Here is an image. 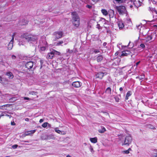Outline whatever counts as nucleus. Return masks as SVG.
I'll return each instance as SVG.
<instances>
[{
	"label": "nucleus",
	"instance_id": "obj_12",
	"mask_svg": "<svg viewBox=\"0 0 157 157\" xmlns=\"http://www.w3.org/2000/svg\"><path fill=\"white\" fill-rule=\"evenodd\" d=\"M54 56V53L52 51L51 52L48 53L46 56V58L48 59H52Z\"/></svg>",
	"mask_w": 157,
	"mask_h": 157
},
{
	"label": "nucleus",
	"instance_id": "obj_43",
	"mask_svg": "<svg viewBox=\"0 0 157 157\" xmlns=\"http://www.w3.org/2000/svg\"><path fill=\"white\" fill-rule=\"evenodd\" d=\"M86 7L89 9H91L92 8V6L90 5H86Z\"/></svg>",
	"mask_w": 157,
	"mask_h": 157
},
{
	"label": "nucleus",
	"instance_id": "obj_29",
	"mask_svg": "<svg viewBox=\"0 0 157 157\" xmlns=\"http://www.w3.org/2000/svg\"><path fill=\"white\" fill-rule=\"evenodd\" d=\"M48 124V123L47 122H44L42 124V126L43 128H45L47 126Z\"/></svg>",
	"mask_w": 157,
	"mask_h": 157
},
{
	"label": "nucleus",
	"instance_id": "obj_21",
	"mask_svg": "<svg viewBox=\"0 0 157 157\" xmlns=\"http://www.w3.org/2000/svg\"><path fill=\"white\" fill-rule=\"evenodd\" d=\"M28 23V21L24 19L22 20L20 24L21 25H26Z\"/></svg>",
	"mask_w": 157,
	"mask_h": 157
},
{
	"label": "nucleus",
	"instance_id": "obj_59",
	"mask_svg": "<svg viewBox=\"0 0 157 157\" xmlns=\"http://www.w3.org/2000/svg\"><path fill=\"white\" fill-rule=\"evenodd\" d=\"M47 126L49 128L51 127V125L48 123V125H47Z\"/></svg>",
	"mask_w": 157,
	"mask_h": 157
},
{
	"label": "nucleus",
	"instance_id": "obj_44",
	"mask_svg": "<svg viewBox=\"0 0 157 157\" xmlns=\"http://www.w3.org/2000/svg\"><path fill=\"white\" fill-rule=\"evenodd\" d=\"M40 64H41V66H40V68H41L42 67V64H43V61L41 60L40 61Z\"/></svg>",
	"mask_w": 157,
	"mask_h": 157
},
{
	"label": "nucleus",
	"instance_id": "obj_22",
	"mask_svg": "<svg viewBox=\"0 0 157 157\" xmlns=\"http://www.w3.org/2000/svg\"><path fill=\"white\" fill-rule=\"evenodd\" d=\"M101 12L103 15L105 16H106L108 14V12L106 10L104 9H103L101 10Z\"/></svg>",
	"mask_w": 157,
	"mask_h": 157
},
{
	"label": "nucleus",
	"instance_id": "obj_48",
	"mask_svg": "<svg viewBox=\"0 0 157 157\" xmlns=\"http://www.w3.org/2000/svg\"><path fill=\"white\" fill-rule=\"evenodd\" d=\"M93 2L95 3H97L98 2L99 0H91Z\"/></svg>",
	"mask_w": 157,
	"mask_h": 157
},
{
	"label": "nucleus",
	"instance_id": "obj_34",
	"mask_svg": "<svg viewBox=\"0 0 157 157\" xmlns=\"http://www.w3.org/2000/svg\"><path fill=\"white\" fill-rule=\"evenodd\" d=\"M90 151L92 154L94 153V151L93 149V147L91 146H90Z\"/></svg>",
	"mask_w": 157,
	"mask_h": 157
},
{
	"label": "nucleus",
	"instance_id": "obj_57",
	"mask_svg": "<svg viewBox=\"0 0 157 157\" xmlns=\"http://www.w3.org/2000/svg\"><path fill=\"white\" fill-rule=\"evenodd\" d=\"M119 54V53L118 52H117L115 54V56H117Z\"/></svg>",
	"mask_w": 157,
	"mask_h": 157
},
{
	"label": "nucleus",
	"instance_id": "obj_3",
	"mask_svg": "<svg viewBox=\"0 0 157 157\" xmlns=\"http://www.w3.org/2000/svg\"><path fill=\"white\" fill-rule=\"evenodd\" d=\"M132 140V136L130 135H128L125 137L124 142L122 143V145H125L128 146L131 143Z\"/></svg>",
	"mask_w": 157,
	"mask_h": 157
},
{
	"label": "nucleus",
	"instance_id": "obj_45",
	"mask_svg": "<svg viewBox=\"0 0 157 157\" xmlns=\"http://www.w3.org/2000/svg\"><path fill=\"white\" fill-rule=\"evenodd\" d=\"M140 46L141 47L143 48H144L145 47V45L143 44H140Z\"/></svg>",
	"mask_w": 157,
	"mask_h": 157
},
{
	"label": "nucleus",
	"instance_id": "obj_28",
	"mask_svg": "<svg viewBox=\"0 0 157 157\" xmlns=\"http://www.w3.org/2000/svg\"><path fill=\"white\" fill-rule=\"evenodd\" d=\"M63 43V40H61L58 41L56 44V46H60Z\"/></svg>",
	"mask_w": 157,
	"mask_h": 157
},
{
	"label": "nucleus",
	"instance_id": "obj_60",
	"mask_svg": "<svg viewBox=\"0 0 157 157\" xmlns=\"http://www.w3.org/2000/svg\"><path fill=\"white\" fill-rule=\"evenodd\" d=\"M153 157H157V152L155 153V155L153 156Z\"/></svg>",
	"mask_w": 157,
	"mask_h": 157
},
{
	"label": "nucleus",
	"instance_id": "obj_63",
	"mask_svg": "<svg viewBox=\"0 0 157 157\" xmlns=\"http://www.w3.org/2000/svg\"><path fill=\"white\" fill-rule=\"evenodd\" d=\"M131 148H129L128 149V151H131Z\"/></svg>",
	"mask_w": 157,
	"mask_h": 157
},
{
	"label": "nucleus",
	"instance_id": "obj_40",
	"mask_svg": "<svg viewBox=\"0 0 157 157\" xmlns=\"http://www.w3.org/2000/svg\"><path fill=\"white\" fill-rule=\"evenodd\" d=\"M67 52L69 53H72L73 52V51L70 50L69 49H67Z\"/></svg>",
	"mask_w": 157,
	"mask_h": 157
},
{
	"label": "nucleus",
	"instance_id": "obj_64",
	"mask_svg": "<svg viewBox=\"0 0 157 157\" xmlns=\"http://www.w3.org/2000/svg\"><path fill=\"white\" fill-rule=\"evenodd\" d=\"M67 157H71V156L70 155H67Z\"/></svg>",
	"mask_w": 157,
	"mask_h": 157
},
{
	"label": "nucleus",
	"instance_id": "obj_20",
	"mask_svg": "<svg viewBox=\"0 0 157 157\" xmlns=\"http://www.w3.org/2000/svg\"><path fill=\"white\" fill-rule=\"evenodd\" d=\"M36 131V130L35 129L28 131L26 133V135L28 136L31 134H32L34 133Z\"/></svg>",
	"mask_w": 157,
	"mask_h": 157
},
{
	"label": "nucleus",
	"instance_id": "obj_7",
	"mask_svg": "<svg viewBox=\"0 0 157 157\" xmlns=\"http://www.w3.org/2000/svg\"><path fill=\"white\" fill-rule=\"evenodd\" d=\"M132 52L129 51L125 50H124L121 52V54L120 56V57H121L124 56H127L129 55H131L132 57Z\"/></svg>",
	"mask_w": 157,
	"mask_h": 157
},
{
	"label": "nucleus",
	"instance_id": "obj_24",
	"mask_svg": "<svg viewBox=\"0 0 157 157\" xmlns=\"http://www.w3.org/2000/svg\"><path fill=\"white\" fill-rule=\"evenodd\" d=\"M105 93L110 94H111V89L110 87H108L106 90Z\"/></svg>",
	"mask_w": 157,
	"mask_h": 157
},
{
	"label": "nucleus",
	"instance_id": "obj_54",
	"mask_svg": "<svg viewBox=\"0 0 157 157\" xmlns=\"http://www.w3.org/2000/svg\"><path fill=\"white\" fill-rule=\"evenodd\" d=\"M2 81V78L1 76H0V83H1Z\"/></svg>",
	"mask_w": 157,
	"mask_h": 157
},
{
	"label": "nucleus",
	"instance_id": "obj_10",
	"mask_svg": "<svg viewBox=\"0 0 157 157\" xmlns=\"http://www.w3.org/2000/svg\"><path fill=\"white\" fill-rule=\"evenodd\" d=\"M72 85L75 87L78 88L81 86L82 83L79 81H75L72 83Z\"/></svg>",
	"mask_w": 157,
	"mask_h": 157
},
{
	"label": "nucleus",
	"instance_id": "obj_5",
	"mask_svg": "<svg viewBox=\"0 0 157 157\" xmlns=\"http://www.w3.org/2000/svg\"><path fill=\"white\" fill-rule=\"evenodd\" d=\"M116 9L120 14H122L126 10L125 7L123 6H117Z\"/></svg>",
	"mask_w": 157,
	"mask_h": 157
},
{
	"label": "nucleus",
	"instance_id": "obj_52",
	"mask_svg": "<svg viewBox=\"0 0 157 157\" xmlns=\"http://www.w3.org/2000/svg\"><path fill=\"white\" fill-rule=\"evenodd\" d=\"M11 125H15V123H14V121L12 122H11Z\"/></svg>",
	"mask_w": 157,
	"mask_h": 157
},
{
	"label": "nucleus",
	"instance_id": "obj_23",
	"mask_svg": "<svg viewBox=\"0 0 157 157\" xmlns=\"http://www.w3.org/2000/svg\"><path fill=\"white\" fill-rule=\"evenodd\" d=\"M29 94L30 95H36L37 98L38 97V96L37 95V94H38V93L37 92H36L34 91H31L29 92Z\"/></svg>",
	"mask_w": 157,
	"mask_h": 157
},
{
	"label": "nucleus",
	"instance_id": "obj_56",
	"mask_svg": "<svg viewBox=\"0 0 157 157\" xmlns=\"http://www.w3.org/2000/svg\"><path fill=\"white\" fill-rule=\"evenodd\" d=\"M128 96H127V95H126V96L125 98V99L126 100H127L128 99Z\"/></svg>",
	"mask_w": 157,
	"mask_h": 157
},
{
	"label": "nucleus",
	"instance_id": "obj_36",
	"mask_svg": "<svg viewBox=\"0 0 157 157\" xmlns=\"http://www.w3.org/2000/svg\"><path fill=\"white\" fill-rule=\"evenodd\" d=\"M46 49V47H42L40 48V50L42 51H44Z\"/></svg>",
	"mask_w": 157,
	"mask_h": 157
},
{
	"label": "nucleus",
	"instance_id": "obj_62",
	"mask_svg": "<svg viewBox=\"0 0 157 157\" xmlns=\"http://www.w3.org/2000/svg\"><path fill=\"white\" fill-rule=\"evenodd\" d=\"M154 12H155L156 14H157V11L156 10H155Z\"/></svg>",
	"mask_w": 157,
	"mask_h": 157
},
{
	"label": "nucleus",
	"instance_id": "obj_6",
	"mask_svg": "<svg viewBox=\"0 0 157 157\" xmlns=\"http://www.w3.org/2000/svg\"><path fill=\"white\" fill-rule=\"evenodd\" d=\"M130 1L133 2V4L135 7L138 8L142 5L143 1L140 0H130Z\"/></svg>",
	"mask_w": 157,
	"mask_h": 157
},
{
	"label": "nucleus",
	"instance_id": "obj_18",
	"mask_svg": "<svg viewBox=\"0 0 157 157\" xmlns=\"http://www.w3.org/2000/svg\"><path fill=\"white\" fill-rule=\"evenodd\" d=\"M97 138L96 137L94 138H90V140L91 142L93 143H96L97 142Z\"/></svg>",
	"mask_w": 157,
	"mask_h": 157
},
{
	"label": "nucleus",
	"instance_id": "obj_31",
	"mask_svg": "<svg viewBox=\"0 0 157 157\" xmlns=\"http://www.w3.org/2000/svg\"><path fill=\"white\" fill-rule=\"evenodd\" d=\"M114 99H115V101L116 102H118L119 101H120V98L118 97H117V96H115V97H114Z\"/></svg>",
	"mask_w": 157,
	"mask_h": 157
},
{
	"label": "nucleus",
	"instance_id": "obj_30",
	"mask_svg": "<svg viewBox=\"0 0 157 157\" xmlns=\"http://www.w3.org/2000/svg\"><path fill=\"white\" fill-rule=\"evenodd\" d=\"M152 34L151 35H149L147 36V41H150L152 39Z\"/></svg>",
	"mask_w": 157,
	"mask_h": 157
},
{
	"label": "nucleus",
	"instance_id": "obj_37",
	"mask_svg": "<svg viewBox=\"0 0 157 157\" xmlns=\"http://www.w3.org/2000/svg\"><path fill=\"white\" fill-rule=\"evenodd\" d=\"M15 33H14L13 35H12V39L11 40V41H13V40H14V37L15 36Z\"/></svg>",
	"mask_w": 157,
	"mask_h": 157
},
{
	"label": "nucleus",
	"instance_id": "obj_11",
	"mask_svg": "<svg viewBox=\"0 0 157 157\" xmlns=\"http://www.w3.org/2000/svg\"><path fill=\"white\" fill-rule=\"evenodd\" d=\"M119 29H122L124 27V23L122 21L119 20L117 22Z\"/></svg>",
	"mask_w": 157,
	"mask_h": 157
},
{
	"label": "nucleus",
	"instance_id": "obj_47",
	"mask_svg": "<svg viewBox=\"0 0 157 157\" xmlns=\"http://www.w3.org/2000/svg\"><path fill=\"white\" fill-rule=\"evenodd\" d=\"M12 58L13 59H15L16 58V56H15L13 55L12 56Z\"/></svg>",
	"mask_w": 157,
	"mask_h": 157
},
{
	"label": "nucleus",
	"instance_id": "obj_42",
	"mask_svg": "<svg viewBox=\"0 0 157 157\" xmlns=\"http://www.w3.org/2000/svg\"><path fill=\"white\" fill-rule=\"evenodd\" d=\"M123 153L124 154H128L129 153V151L128 150H127L123 151Z\"/></svg>",
	"mask_w": 157,
	"mask_h": 157
},
{
	"label": "nucleus",
	"instance_id": "obj_16",
	"mask_svg": "<svg viewBox=\"0 0 157 157\" xmlns=\"http://www.w3.org/2000/svg\"><path fill=\"white\" fill-rule=\"evenodd\" d=\"M103 57L101 55L98 56L97 58V61L98 62H101L103 60Z\"/></svg>",
	"mask_w": 157,
	"mask_h": 157
},
{
	"label": "nucleus",
	"instance_id": "obj_8",
	"mask_svg": "<svg viewBox=\"0 0 157 157\" xmlns=\"http://www.w3.org/2000/svg\"><path fill=\"white\" fill-rule=\"evenodd\" d=\"M33 66V62L32 61H29L26 63L25 64V67L28 69L32 68Z\"/></svg>",
	"mask_w": 157,
	"mask_h": 157
},
{
	"label": "nucleus",
	"instance_id": "obj_61",
	"mask_svg": "<svg viewBox=\"0 0 157 157\" xmlns=\"http://www.w3.org/2000/svg\"><path fill=\"white\" fill-rule=\"evenodd\" d=\"M4 116V115L2 113L0 115V117H1L2 116Z\"/></svg>",
	"mask_w": 157,
	"mask_h": 157
},
{
	"label": "nucleus",
	"instance_id": "obj_58",
	"mask_svg": "<svg viewBox=\"0 0 157 157\" xmlns=\"http://www.w3.org/2000/svg\"><path fill=\"white\" fill-rule=\"evenodd\" d=\"M29 119L28 118H26L25 119V121H29Z\"/></svg>",
	"mask_w": 157,
	"mask_h": 157
},
{
	"label": "nucleus",
	"instance_id": "obj_35",
	"mask_svg": "<svg viewBox=\"0 0 157 157\" xmlns=\"http://www.w3.org/2000/svg\"><path fill=\"white\" fill-rule=\"evenodd\" d=\"M142 76H143L142 77H140L139 76H137L136 77V78H138L140 80H141L142 79H143V78H144L145 77V75L144 74H143V75H142Z\"/></svg>",
	"mask_w": 157,
	"mask_h": 157
},
{
	"label": "nucleus",
	"instance_id": "obj_46",
	"mask_svg": "<svg viewBox=\"0 0 157 157\" xmlns=\"http://www.w3.org/2000/svg\"><path fill=\"white\" fill-rule=\"evenodd\" d=\"M150 127H149L150 128H151V129H155V128L152 125H150Z\"/></svg>",
	"mask_w": 157,
	"mask_h": 157
},
{
	"label": "nucleus",
	"instance_id": "obj_13",
	"mask_svg": "<svg viewBox=\"0 0 157 157\" xmlns=\"http://www.w3.org/2000/svg\"><path fill=\"white\" fill-rule=\"evenodd\" d=\"M108 13L109 14V17L110 18H113L114 16V12L111 9L109 10L108 11Z\"/></svg>",
	"mask_w": 157,
	"mask_h": 157
},
{
	"label": "nucleus",
	"instance_id": "obj_9",
	"mask_svg": "<svg viewBox=\"0 0 157 157\" xmlns=\"http://www.w3.org/2000/svg\"><path fill=\"white\" fill-rule=\"evenodd\" d=\"M104 73L102 72H99L96 73L95 75L96 78H98L100 79H101L104 76Z\"/></svg>",
	"mask_w": 157,
	"mask_h": 157
},
{
	"label": "nucleus",
	"instance_id": "obj_33",
	"mask_svg": "<svg viewBox=\"0 0 157 157\" xmlns=\"http://www.w3.org/2000/svg\"><path fill=\"white\" fill-rule=\"evenodd\" d=\"M132 95V92L130 91H128L126 94L127 96L129 97Z\"/></svg>",
	"mask_w": 157,
	"mask_h": 157
},
{
	"label": "nucleus",
	"instance_id": "obj_15",
	"mask_svg": "<svg viewBox=\"0 0 157 157\" xmlns=\"http://www.w3.org/2000/svg\"><path fill=\"white\" fill-rule=\"evenodd\" d=\"M6 75L8 76L9 78L10 79H12L14 77V76L13 74L10 71H9L6 72Z\"/></svg>",
	"mask_w": 157,
	"mask_h": 157
},
{
	"label": "nucleus",
	"instance_id": "obj_49",
	"mask_svg": "<svg viewBox=\"0 0 157 157\" xmlns=\"http://www.w3.org/2000/svg\"><path fill=\"white\" fill-rule=\"evenodd\" d=\"M44 120L43 119H40L39 121V122L40 123H41L44 121Z\"/></svg>",
	"mask_w": 157,
	"mask_h": 157
},
{
	"label": "nucleus",
	"instance_id": "obj_41",
	"mask_svg": "<svg viewBox=\"0 0 157 157\" xmlns=\"http://www.w3.org/2000/svg\"><path fill=\"white\" fill-rule=\"evenodd\" d=\"M17 147H18V145H17L15 144V145H13L12 146V147L13 149H15V148H16Z\"/></svg>",
	"mask_w": 157,
	"mask_h": 157
},
{
	"label": "nucleus",
	"instance_id": "obj_25",
	"mask_svg": "<svg viewBox=\"0 0 157 157\" xmlns=\"http://www.w3.org/2000/svg\"><path fill=\"white\" fill-rule=\"evenodd\" d=\"M106 131L105 128L104 127H101V129H100L98 130V132H99L102 133H104Z\"/></svg>",
	"mask_w": 157,
	"mask_h": 157
},
{
	"label": "nucleus",
	"instance_id": "obj_14",
	"mask_svg": "<svg viewBox=\"0 0 157 157\" xmlns=\"http://www.w3.org/2000/svg\"><path fill=\"white\" fill-rule=\"evenodd\" d=\"M55 131L58 133L62 135H65L66 132L65 131H60L58 129V128H55Z\"/></svg>",
	"mask_w": 157,
	"mask_h": 157
},
{
	"label": "nucleus",
	"instance_id": "obj_27",
	"mask_svg": "<svg viewBox=\"0 0 157 157\" xmlns=\"http://www.w3.org/2000/svg\"><path fill=\"white\" fill-rule=\"evenodd\" d=\"M155 10V8H153V7H149L148 9V10L149 11H151L152 13L154 12Z\"/></svg>",
	"mask_w": 157,
	"mask_h": 157
},
{
	"label": "nucleus",
	"instance_id": "obj_39",
	"mask_svg": "<svg viewBox=\"0 0 157 157\" xmlns=\"http://www.w3.org/2000/svg\"><path fill=\"white\" fill-rule=\"evenodd\" d=\"M96 28L99 29H101V27L100 26V25L99 24H98L97 25Z\"/></svg>",
	"mask_w": 157,
	"mask_h": 157
},
{
	"label": "nucleus",
	"instance_id": "obj_4",
	"mask_svg": "<svg viewBox=\"0 0 157 157\" xmlns=\"http://www.w3.org/2000/svg\"><path fill=\"white\" fill-rule=\"evenodd\" d=\"M53 35L55 37V40L62 38L63 36V33L62 31H57L54 32Z\"/></svg>",
	"mask_w": 157,
	"mask_h": 157
},
{
	"label": "nucleus",
	"instance_id": "obj_26",
	"mask_svg": "<svg viewBox=\"0 0 157 157\" xmlns=\"http://www.w3.org/2000/svg\"><path fill=\"white\" fill-rule=\"evenodd\" d=\"M52 51L54 53V55H55V54L57 55H60L61 53L60 52L57 51L53 49Z\"/></svg>",
	"mask_w": 157,
	"mask_h": 157
},
{
	"label": "nucleus",
	"instance_id": "obj_50",
	"mask_svg": "<svg viewBox=\"0 0 157 157\" xmlns=\"http://www.w3.org/2000/svg\"><path fill=\"white\" fill-rule=\"evenodd\" d=\"M24 99H25V100H29L30 99L29 98H28V97H24Z\"/></svg>",
	"mask_w": 157,
	"mask_h": 157
},
{
	"label": "nucleus",
	"instance_id": "obj_55",
	"mask_svg": "<svg viewBox=\"0 0 157 157\" xmlns=\"http://www.w3.org/2000/svg\"><path fill=\"white\" fill-rule=\"evenodd\" d=\"M123 90V88L122 87H120V88H119V90L120 91H122Z\"/></svg>",
	"mask_w": 157,
	"mask_h": 157
},
{
	"label": "nucleus",
	"instance_id": "obj_53",
	"mask_svg": "<svg viewBox=\"0 0 157 157\" xmlns=\"http://www.w3.org/2000/svg\"><path fill=\"white\" fill-rule=\"evenodd\" d=\"M140 63V61H139L136 62V66H137Z\"/></svg>",
	"mask_w": 157,
	"mask_h": 157
},
{
	"label": "nucleus",
	"instance_id": "obj_19",
	"mask_svg": "<svg viewBox=\"0 0 157 157\" xmlns=\"http://www.w3.org/2000/svg\"><path fill=\"white\" fill-rule=\"evenodd\" d=\"M11 105L6 104L0 106V109H6V107H9Z\"/></svg>",
	"mask_w": 157,
	"mask_h": 157
},
{
	"label": "nucleus",
	"instance_id": "obj_1",
	"mask_svg": "<svg viewBox=\"0 0 157 157\" xmlns=\"http://www.w3.org/2000/svg\"><path fill=\"white\" fill-rule=\"evenodd\" d=\"M20 37L22 39H25L28 42H34L37 40V36L28 33H25L22 34Z\"/></svg>",
	"mask_w": 157,
	"mask_h": 157
},
{
	"label": "nucleus",
	"instance_id": "obj_2",
	"mask_svg": "<svg viewBox=\"0 0 157 157\" xmlns=\"http://www.w3.org/2000/svg\"><path fill=\"white\" fill-rule=\"evenodd\" d=\"M71 14L73 25L76 28L78 27L80 24V19L79 16L75 12H72Z\"/></svg>",
	"mask_w": 157,
	"mask_h": 157
},
{
	"label": "nucleus",
	"instance_id": "obj_32",
	"mask_svg": "<svg viewBox=\"0 0 157 157\" xmlns=\"http://www.w3.org/2000/svg\"><path fill=\"white\" fill-rule=\"evenodd\" d=\"M51 138V136L50 135H47L46 136L45 138L44 139L45 140H50Z\"/></svg>",
	"mask_w": 157,
	"mask_h": 157
},
{
	"label": "nucleus",
	"instance_id": "obj_51",
	"mask_svg": "<svg viewBox=\"0 0 157 157\" xmlns=\"http://www.w3.org/2000/svg\"><path fill=\"white\" fill-rule=\"evenodd\" d=\"M107 43L106 42H104L103 44V46L104 47H105L106 45H107Z\"/></svg>",
	"mask_w": 157,
	"mask_h": 157
},
{
	"label": "nucleus",
	"instance_id": "obj_17",
	"mask_svg": "<svg viewBox=\"0 0 157 157\" xmlns=\"http://www.w3.org/2000/svg\"><path fill=\"white\" fill-rule=\"evenodd\" d=\"M13 41L10 40L8 45V48L9 50H11L13 47Z\"/></svg>",
	"mask_w": 157,
	"mask_h": 157
},
{
	"label": "nucleus",
	"instance_id": "obj_38",
	"mask_svg": "<svg viewBox=\"0 0 157 157\" xmlns=\"http://www.w3.org/2000/svg\"><path fill=\"white\" fill-rule=\"evenodd\" d=\"M94 53L95 54H96V53H99L100 52V51L99 50H98V49H94Z\"/></svg>",
	"mask_w": 157,
	"mask_h": 157
}]
</instances>
